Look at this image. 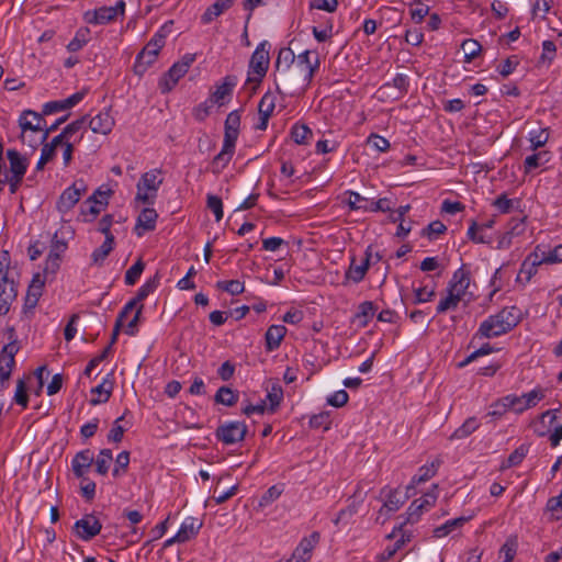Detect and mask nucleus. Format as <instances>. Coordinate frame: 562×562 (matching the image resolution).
<instances>
[{"label": "nucleus", "mask_w": 562, "mask_h": 562, "mask_svg": "<svg viewBox=\"0 0 562 562\" xmlns=\"http://www.w3.org/2000/svg\"><path fill=\"white\" fill-rule=\"evenodd\" d=\"M519 322L520 311L516 306H506L483 321L473 339L502 336L515 328Z\"/></svg>", "instance_id": "obj_1"}, {"label": "nucleus", "mask_w": 562, "mask_h": 562, "mask_svg": "<svg viewBox=\"0 0 562 562\" xmlns=\"http://www.w3.org/2000/svg\"><path fill=\"white\" fill-rule=\"evenodd\" d=\"M295 58L296 56L291 48H281L279 50L276 60V70L278 72V77H276V87L280 94L291 93V81L294 76L293 70H291V65H295Z\"/></svg>", "instance_id": "obj_2"}, {"label": "nucleus", "mask_w": 562, "mask_h": 562, "mask_svg": "<svg viewBox=\"0 0 562 562\" xmlns=\"http://www.w3.org/2000/svg\"><path fill=\"white\" fill-rule=\"evenodd\" d=\"M5 335L9 342L4 345L0 351V385L2 387H5L11 376L12 369L15 364L14 357L20 349L14 328L8 327Z\"/></svg>", "instance_id": "obj_3"}, {"label": "nucleus", "mask_w": 562, "mask_h": 562, "mask_svg": "<svg viewBox=\"0 0 562 562\" xmlns=\"http://www.w3.org/2000/svg\"><path fill=\"white\" fill-rule=\"evenodd\" d=\"M165 34L158 31L146 46L137 54L134 72L138 76H143L148 67H150L157 59L160 49L165 46Z\"/></svg>", "instance_id": "obj_4"}, {"label": "nucleus", "mask_w": 562, "mask_h": 562, "mask_svg": "<svg viewBox=\"0 0 562 562\" xmlns=\"http://www.w3.org/2000/svg\"><path fill=\"white\" fill-rule=\"evenodd\" d=\"M160 173V169H151L142 175L136 186V202H140L142 204L155 203L157 192L159 190L160 184L162 183V178L159 177Z\"/></svg>", "instance_id": "obj_5"}, {"label": "nucleus", "mask_w": 562, "mask_h": 562, "mask_svg": "<svg viewBox=\"0 0 562 562\" xmlns=\"http://www.w3.org/2000/svg\"><path fill=\"white\" fill-rule=\"evenodd\" d=\"M269 47L266 41L256 47L249 60L247 82L258 85L266 76L270 63Z\"/></svg>", "instance_id": "obj_6"}, {"label": "nucleus", "mask_w": 562, "mask_h": 562, "mask_svg": "<svg viewBox=\"0 0 562 562\" xmlns=\"http://www.w3.org/2000/svg\"><path fill=\"white\" fill-rule=\"evenodd\" d=\"M195 60V54L187 53L182 58L175 63L169 70L160 78L159 89L167 93L173 89L178 81L188 72Z\"/></svg>", "instance_id": "obj_7"}, {"label": "nucleus", "mask_w": 562, "mask_h": 562, "mask_svg": "<svg viewBox=\"0 0 562 562\" xmlns=\"http://www.w3.org/2000/svg\"><path fill=\"white\" fill-rule=\"evenodd\" d=\"M125 1L119 0L113 7H100L93 10H88L83 14V20L88 24L103 25L114 21L119 15L125 14Z\"/></svg>", "instance_id": "obj_8"}, {"label": "nucleus", "mask_w": 562, "mask_h": 562, "mask_svg": "<svg viewBox=\"0 0 562 562\" xmlns=\"http://www.w3.org/2000/svg\"><path fill=\"white\" fill-rule=\"evenodd\" d=\"M321 65L318 53L306 49L295 58V69L303 85L308 86Z\"/></svg>", "instance_id": "obj_9"}, {"label": "nucleus", "mask_w": 562, "mask_h": 562, "mask_svg": "<svg viewBox=\"0 0 562 562\" xmlns=\"http://www.w3.org/2000/svg\"><path fill=\"white\" fill-rule=\"evenodd\" d=\"M87 132V116H82L70 124H68L60 134L55 136L50 143L44 144L47 147H52L54 151L58 146H64L70 142H81L85 133Z\"/></svg>", "instance_id": "obj_10"}, {"label": "nucleus", "mask_w": 562, "mask_h": 562, "mask_svg": "<svg viewBox=\"0 0 562 562\" xmlns=\"http://www.w3.org/2000/svg\"><path fill=\"white\" fill-rule=\"evenodd\" d=\"M88 191V186L83 179H77L75 182L65 189L56 202V209L59 213L66 214L69 212Z\"/></svg>", "instance_id": "obj_11"}, {"label": "nucleus", "mask_w": 562, "mask_h": 562, "mask_svg": "<svg viewBox=\"0 0 562 562\" xmlns=\"http://www.w3.org/2000/svg\"><path fill=\"white\" fill-rule=\"evenodd\" d=\"M247 434V425L244 422H226L220 425L215 431V437L224 445H234L244 440Z\"/></svg>", "instance_id": "obj_12"}, {"label": "nucleus", "mask_w": 562, "mask_h": 562, "mask_svg": "<svg viewBox=\"0 0 562 562\" xmlns=\"http://www.w3.org/2000/svg\"><path fill=\"white\" fill-rule=\"evenodd\" d=\"M72 529L78 538L89 541L100 533L102 525L95 516L89 514L77 520Z\"/></svg>", "instance_id": "obj_13"}, {"label": "nucleus", "mask_w": 562, "mask_h": 562, "mask_svg": "<svg viewBox=\"0 0 562 562\" xmlns=\"http://www.w3.org/2000/svg\"><path fill=\"white\" fill-rule=\"evenodd\" d=\"M111 194V190L102 191L98 189L88 200L85 202L87 209H82V214L86 216V221H93L97 215L108 205V200Z\"/></svg>", "instance_id": "obj_14"}, {"label": "nucleus", "mask_w": 562, "mask_h": 562, "mask_svg": "<svg viewBox=\"0 0 562 562\" xmlns=\"http://www.w3.org/2000/svg\"><path fill=\"white\" fill-rule=\"evenodd\" d=\"M43 123H45V120L41 114L37 112H34L32 110H25L19 119V125L22 130L21 139L23 143L26 142L25 139V132L31 131L34 133H43L44 126Z\"/></svg>", "instance_id": "obj_15"}, {"label": "nucleus", "mask_w": 562, "mask_h": 562, "mask_svg": "<svg viewBox=\"0 0 562 562\" xmlns=\"http://www.w3.org/2000/svg\"><path fill=\"white\" fill-rule=\"evenodd\" d=\"M115 125V120L111 114L110 109L99 112L90 120L87 119V127L95 134L108 135L112 132Z\"/></svg>", "instance_id": "obj_16"}, {"label": "nucleus", "mask_w": 562, "mask_h": 562, "mask_svg": "<svg viewBox=\"0 0 562 562\" xmlns=\"http://www.w3.org/2000/svg\"><path fill=\"white\" fill-rule=\"evenodd\" d=\"M319 538L321 536L317 531H314L308 537L303 538L294 550L292 558L286 562H306L310 560L312 551L318 543Z\"/></svg>", "instance_id": "obj_17"}, {"label": "nucleus", "mask_w": 562, "mask_h": 562, "mask_svg": "<svg viewBox=\"0 0 562 562\" xmlns=\"http://www.w3.org/2000/svg\"><path fill=\"white\" fill-rule=\"evenodd\" d=\"M438 485L434 484L431 491L426 493L422 498L415 499L408 507V521H415L418 519L419 515L424 509H427L435 505L437 495Z\"/></svg>", "instance_id": "obj_18"}, {"label": "nucleus", "mask_w": 562, "mask_h": 562, "mask_svg": "<svg viewBox=\"0 0 562 562\" xmlns=\"http://www.w3.org/2000/svg\"><path fill=\"white\" fill-rule=\"evenodd\" d=\"M541 265L542 261L540 260L538 251L533 249V251L530 252L522 261L516 279L517 282L522 284L530 282L531 278L537 273L538 267Z\"/></svg>", "instance_id": "obj_19"}, {"label": "nucleus", "mask_w": 562, "mask_h": 562, "mask_svg": "<svg viewBox=\"0 0 562 562\" xmlns=\"http://www.w3.org/2000/svg\"><path fill=\"white\" fill-rule=\"evenodd\" d=\"M237 80L234 76H226L222 82L215 86V90L211 93L209 101L211 104H217L220 106L225 104V100L233 93V89L236 86Z\"/></svg>", "instance_id": "obj_20"}, {"label": "nucleus", "mask_w": 562, "mask_h": 562, "mask_svg": "<svg viewBox=\"0 0 562 562\" xmlns=\"http://www.w3.org/2000/svg\"><path fill=\"white\" fill-rule=\"evenodd\" d=\"M45 285V281L41 273H36L33 276V279L27 288L26 296L24 300L23 308L24 311H31L35 308L38 303L40 297L43 294V289Z\"/></svg>", "instance_id": "obj_21"}, {"label": "nucleus", "mask_w": 562, "mask_h": 562, "mask_svg": "<svg viewBox=\"0 0 562 562\" xmlns=\"http://www.w3.org/2000/svg\"><path fill=\"white\" fill-rule=\"evenodd\" d=\"M7 158L9 160V172L4 176L7 177H19L24 178L27 168H29V160L26 157L22 156L18 150L15 149H8L7 150Z\"/></svg>", "instance_id": "obj_22"}, {"label": "nucleus", "mask_w": 562, "mask_h": 562, "mask_svg": "<svg viewBox=\"0 0 562 562\" xmlns=\"http://www.w3.org/2000/svg\"><path fill=\"white\" fill-rule=\"evenodd\" d=\"M371 246H369L366 250V257L364 259L361 261L360 265H356V259L355 257L351 259V263H350V267L349 269L346 271L345 273V279L348 280V281H352L353 283H359L361 282L366 274H367V271L369 270V267H370V260H371Z\"/></svg>", "instance_id": "obj_23"}, {"label": "nucleus", "mask_w": 562, "mask_h": 562, "mask_svg": "<svg viewBox=\"0 0 562 562\" xmlns=\"http://www.w3.org/2000/svg\"><path fill=\"white\" fill-rule=\"evenodd\" d=\"M94 461L93 452L90 449L79 451L71 461V469L76 477H83Z\"/></svg>", "instance_id": "obj_24"}, {"label": "nucleus", "mask_w": 562, "mask_h": 562, "mask_svg": "<svg viewBox=\"0 0 562 562\" xmlns=\"http://www.w3.org/2000/svg\"><path fill=\"white\" fill-rule=\"evenodd\" d=\"M202 525L203 524L200 519L195 517H187L176 533L178 543H183L194 538L199 533Z\"/></svg>", "instance_id": "obj_25"}, {"label": "nucleus", "mask_w": 562, "mask_h": 562, "mask_svg": "<svg viewBox=\"0 0 562 562\" xmlns=\"http://www.w3.org/2000/svg\"><path fill=\"white\" fill-rule=\"evenodd\" d=\"M236 144L223 140L221 151L213 158L211 169L213 173H220L229 164L235 153Z\"/></svg>", "instance_id": "obj_26"}, {"label": "nucleus", "mask_w": 562, "mask_h": 562, "mask_svg": "<svg viewBox=\"0 0 562 562\" xmlns=\"http://www.w3.org/2000/svg\"><path fill=\"white\" fill-rule=\"evenodd\" d=\"M469 285L470 272L467 271L463 267H461L457 271H454L447 289L456 293L457 295L463 297Z\"/></svg>", "instance_id": "obj_27"}, {"label": "nucleus", "mask_w": 562, "mask_h": 562, "mask_svg": "<svg viewBox=\"0 0 562 562\" xmlns=\"http://www.w3.org/2000/svg\"><path fill=\"white\" fill-rule=\"evenodd\" d=\"M158 218L157 212L151 207H145L138 215L135 233L142 236L145 232L154 231Z\"/></svg>", "instance_id": "obj_28"}, {"label": "nucleus", "mask_w": 562, "mask_h": 562, "mask_svg": "<svg viewBox=\"0 0 562 562\" xmlns=\"http://www.w3.org/2000/svg\"><path fill=\"white\" fill-rule=\"evenodd\" d=\"M240 128V114L238 110L227 114L224 123V140L236 144Z\"/></svg>", "instance_id": "obj_29"}, {"label": "nucleus", "mask_w": 562, "mask_h": 562, "mask_svg": "<svg viewBox=\"0 0 562 562\" xmlns=\"http://www.w3.org/2000/svg\"><path fill=\"white\" fill-rule=\"evenodd\" d=\"M441 459L436 458L432 460L429 464H425L418 469V473L412 477L411 484L407 486V488H413L415 485H418L420 483H425L431 477H434L439 467L441 465Z\"/></svg>", "instance_id": "obj_30"}, {"label": "nucleus", "mask_w": 562, "mask_h": 562, "mask_svg": "<svg viewBox=\"0 0 562 562\" xmlns=\"http://www.w3.org/2000/svg\"><path fill=\"white\" fill-rule=\"evenodd\" d=\"M18 295L16 285L13 281L3 283L0 281V314L8 313L11 303Z\"/></svg>", "instance_id": "obj_31"}, {"label": "nucleus", "mask_w": 562, "mask_h": 562, "mask_svg": "<svg viewBox=\"0 0 562 562\" xmlns=\"http://www.w3.org/2000/svg\"><path fill=\"white\" fill-rule=\"evenodd\" d=\"M286 334V328L283 325H271L266 331V348L268 351L278 349Z\"/></svg>", "instance_id": "obj_32"}, {"label": "nucleus", "mask_w": 562, "mask_h": 562, "mask_svg": "<svg viewBox=\"0 0 562 562\" xmlns=\"http://www.w3.org/2000/svg\"><path fill=\"white\" fill-rule=\"evenodd\" d=\"M480 427V422L472 416L467 418L449 437V440H461L471 436Z\"/></svg>", "instance_id": "obj_33"}, {"label": "nucleus", "mask_w": 562, "mask_h": 562, "mask_svg": "<svg viewBox=\"0 0 562 562\" xmlns=\"http://www.w3.org/2000/svg\"><path fill=\"white\" fill-rule=\"evenodd\" d=\"M234 3V0H216L203 13L201 20L203 23H210L215 18L220 16L223 12L228 10Z\"/></svg>", "instance_id": "obj_34"}, {"label": "nucleus", "mask_w": 562, "mask_h": 562, "mask_svg": "<svg viewBox=\"0 0 562 562\" xmlns=\"http://www.w3.org/2000/svg\"><path fill=\"white\" fill-rule=\"evenodd\" d=\"M375 312L376 307L374 306L373 302L364 301L358 306V311L353 317L355 322H357L360 327H366L373 318Z\"/></svg>", "instance_id": "obj_35"}, {"label": "nucleus", "mask_w": 562, "mask_h": 562, "mask_svg": "<svg viewBox=\"0 0 562 562\" xmlns=\"http://www.w3.org/2000/svg\"><path fill=\"white\" fill-rule=\"evenodd\" d=\"M535 249L538 251L542 263L562 262V244L557 245L553 249L549 250H547L542 245H537Z\"/></svg>", "instance_id": "obj_36"}, {"label": "nucleus", "mask_w": 562, "mask_h": 562, "mask_svg": "<svg viewBox=\"0 0 562 562\" xmlns=\"http://www.w3.org/2000/svg\"><path fill=\"white\" fill-rule=\"evenodd\" d=\"M408 86H409V81H408V77L406 75H403V74H397L391 82H385L381 90H385V89H389V88H394L397 90V93L394 95L395 99H398V98H402L404 97L407 91H408Z\"/></svg>", "instance_id": "obj_37"}, {"label": "nucleus", "mask_w": 562, "mask_h": 562, "mask_svg": "<svg viewBox=\"0 0 562 562\" xmlns=\"http://www.w3.org/2000/svg\"><path fill=\"white\" fill-rule=\"evenodd\" d=\"M469 518L467 517H458L450 520H447L443 525L434 529V537L442 538L451 533L454 529L461 528Z\"/></svg>", "instance_id": "obj_38"}, {"label": "nucleus", "mask_w": 562, "mask_h": 562, "mask_svg": "<svg viewBox=\"0 0 562 562\" xmlns=\"http://www.w3.org/2000/svg\"><path fill=\"white\" fill-rule=\"evenodd\" d=\"M67 249L65 240L57 239V235L54 236L52 241L50 250L47 258V265H52L54 268L59 267L60 255Z\"/></svg>", "instance_id": "obj_39"}, {"label": "nucleus", "mask_w": 562, "mask_h": 562, "mask_svg": "<svg viewBox=\"0 0 562 562\" xmlns=\"http://www.w3.org/2000/svg\"><path fill=\"white\" fill-rule=\"evenodd\" d=\"M91 393L94 395L97 394L98 396H92L91 400H90V404L95 406V405H99V404H102V403H105L109 401L110 396H111V393H112V386H111V383H108L105 380L100 383L99 385H97L95 387H93L91 390Z\"/></svg>", "instance_id": "obj_40"}, {"label": "nucleus", "mask_w": 562, "mask_h": 562, "mask_svg": "<svg viewBox=\"0 0 562 562\" xmlns=\"http://www.w3.org/2000/svg\"><path fill=\"white\" fill-rule=\"evenodd\" d=\"M312 136V130L305 124L295 123L291 128V137L299 145L308 144Z\"/></svg>", "instance_id": "obj_41"}, {"label": "nucleus", "mask_w": 562, "mask_h": 562, "mask_svg": "<svg viewBox=\"0 0 562 562\" xmlns=\"http://www.w3.org/2000/svg\"><path fill=\"white\" fill-rule=\"evenodd\" d=\"M90 41V30L80 27L77 30L75 37L68 43L67 49L71 53L80 50Z\"/></svg>", "instance_id": "obj_42"}, {"label": "nucleus", "mask_w": 562, "mask_h": 562, "mask_svg": "<svg viewBox=\"0 0 562 562\" xmlns=\"http://www.w3.org/2000/svg\"><path fill=\"white\" fill-rule=\"evenodd\" d=\"M160 283V276L157 272L154 277L149 278L137 291L136 296L133 297L135 301L140 303L149 294L154 293Z\"/></svg>", "instance_id": "obj_43"}, {"label": "nucleus", "mask_w": 562, "mask_h": 562, "mask_svg": "<svg viewBox=\"0 0 562 562\" xmlns=\"http://www.w3.org/2000/svg\"><path fill=\"white\" fill-rule=\"evenodd\" d=\"M215 402L232 407L238 401V393L228 386H221L214 397Z\"/></svg>", "instance_id": "obj_44"}, {"label": "nucleus", "mask_w": 562, "mask_h": 562, "mask_svg": "<svg viewBox=\"0 0 562 562\" xmlns=\"http://www.w3.org/2000/svg\"><path fill=\"white\" fill-rule=\"evenodd\" d=\"M461 300V296L457 295L456 293L447 289V295L443 299H441L437 305V314H443L448 311L456 310Z\"/></svg>", "instance_id": "obj_45"}, {"label": "nucleus", "mask_w": 562, "mask_h": 562, "mask_svg": "<svg viewBox=\"0 0 562 562\" xmlns=\"http://www.w3.org/2000/svg\"><path fill=\"white\" fill-rule=\"evenodd\" d=\"M345 195H347L345 202L352 211H368L369 200L358 192L355 191H346Z\"/></svg>", "instance_id": "obj_46"}, {"label": "nucleus", "mask_w": 562, "mask_h": 562, "mask_svg": "<svg viewBox=\"0 0 562 562\" xmlns=\"http://www.w3.org/2000/svg\"><path fill=\"white\" fill-rule=\"evenodd\" d=\"M461 48L464 53V61L471 63L482 52L481 44L473 38H467L462 42Z\"/></svg>", "instance_id": "obj_47"}, {"label": "nucleus", "mask_w": 562, "mask_h": 562, "mask_svg": "<svg viewBox=\"0 0 562 562\" xmlns=\"http://www.w3.org/2000/svg\"><path fill=\"white\" fill-rule=\"evenodd\" d=\"M112 461H113L112 451L110 449H102L99 452L95 461H93L95 463L97 473L100 475L108 474Z\"/></svg>", "instance_id": "obj_48"}, {"label": "nucleus", "mask_w": 562, "mask_h": 562, "mask_svg": "<svg viewBox=\"0 0 562 562\" xmlns=\"http://www.w3.org/2000/svg\"><path fill=\"white\" fill-rule=\"evenodd\" d=\"M114 237H108L103 244L95 248L91 255L92 261L97 265H101L109 254L113 250Z\"/></svg>", "instance_id": "obj_49"}, {"label": "nucleus", "mask_w": 562, "mask_h": 562, "mask_svg": "<svg viewBox=\"0 0 562 562\" xmlns=\"http://www.w3.org/2000/svg\"><path fill=\"white\" fill-rule=\"evenodd\" d=\"M284 488L282 484H276L270 486L258 502L260 508H265L277 501L283 493Z\"/></svg>", "instance_id": "obj_50"}, {"label": "nucleus", "mask_w": 562, "mask_h": 562, "mask_svg": "<svg viewBox=\"0 0 562 562\" xmlns=\"http://www.w3.org/2000/svg\"><path fill=\"white\" fill-rule=\"evenodd\" d=\"M521 397H524V405L518 408V414L525 412L528 408L535 407L538 402L544 397V392L542 389L538 387L522 394Z\"/></svg>", "instance_id": "obj_51"}, {"label": "nucleus", "mask_w": 562, "mask_h": 562, "mask_svg": "<svg viewBox=\"0 0 562 562\" xmlns=\"http://www.w3.org/2000/svg\"><path fill=\"white\" fill-rule=\"evenodd\" d=\"M528 453V448L524 445L516 448L507 458V460L502 464V469H509L512 467H516L522 462Z\"/></svg>", "instance_id": "obj_52"}, {"label": "nucleus", "mask_w": 562, "mask_h": 562, "mask_svg": "<svg viewBox=\"0 0 562 562\" xmlns=\"http://www.w3.org/2000/svg\"><path fill=\"white\" fill-rule=\"evenodd\" d=\"M145 269V263L142 259H138L134 265H132L127 271L125 272L124 281L127 285H134L136 281L142 276Z\"/></svg>", "instance_id": "obj_53"}, {"label": "nucleus", "mask_w": 562, "mask_h": 562, "mask_svg": "<svg viewBox=\"0 0 562 562\" xmlns=\"http://www.w3.org/2000/svg\"><path fill=\"white\" fill-rule=\"evenodd\" d=\"M130 464V452L128 451H122L117 454L115 459L114 469L112 471V474L114 477H119L126 473Z\"/></svg>", "instance_id": "obj_54"}, {"label": "nucleus", "mask_w": 562, "mask_h": 562, "mask_svg": "<svg viewBox=\"0 0 562 562\" xmlns=\"http://www.w3.org/2000/svg\"><path fill=\"white\" fill-rule=\"evenodd\" d=\"M367 145L376 150L378 153H385L390 149V142L375 133H372L367 138Z\"/></svg>", "instance_id": "obj_55"}, {"label": "nucleus", "mask_w": 562, "mask_h": 562, "mask_svg": "<svg viewBox=\"0 0 562 562\" xmlns=\"http://www.w3.org/2000/svg\"><path fill=\"white\" fill-rule=\"evenodd\" d=\"M403 501L398 497V492L396 490H390L386 494V499L381 508L386 509L390 513L397 512L403 505Z\"/></svg>", "instance_id": "obj_56"}, {"label": "nucleus", "mask_w": 562, "mask_h": 562, "mask_svg": "<svg viewBox=\"0 0 562 562\" xmlns=\"http://www.w3.org/2000/svg\"><path fill=\"white\" fill-rule=\"evenodd\" d=\"M283 398V391L281 386L273 385L270 391H268L267 400L269 402V406H267V409L271 413L276 412L278 406L280 405L281 401Z\"/></svg>", "instance_id": "obj_57"}, {"label": "nucleus", "mask_w": 562, "mask_h": 562, "mask_svg": "<svg viewBox=\"0 0 562 562\" xmlns=\"http://www.w3.org/2000/svg\"><path fill=\"white\" fill-rule=\"evenodd\" d=\"M276 108V97L270 92L263 94L258 104V113L271 116Z\"/></svg>", "instance_id": "obj_58"}, {"label": "nucleus", "mask_w": 562, "mask_h": 562, "mask_svg": "<svg viewBox=\"0 0 562 562\" xmlns=\"http://www.w3.org/2000/svg\"><path fill=\"white\" fill-rule=\"evenodd\" d=\"M206 206L211 212H213L216 222H220L223 218V202L220 196L207 194Z\"/></svg>", "instance_id": "obj_59"}, {"label": "nucleus", "mask_w": 562, "mask_h": 562, "mask_svg": "<svg viewBox=\"0 0 562 562\" xmlns=\"http://www.w3.org/2000/svg\"><path fill=\"white\" fill-rule=\"evenodd\" d=\"M553 520L562 519V493L559 496L550 497L546 505Z\"/></svg>", "instance_id": "obj_60"}, {"label": "nucleus", "mask_w": 562, "mask_h": 562, "mask_svg": "<svg viewBox=\"0 0 562 562\" xmlns=\"http://www.w3.org/2000/svg\"><path fill=\"white\" fill-rule=\"evenodd\" d=\"M517 539L515 537L508 538L502 546L499 553L504 557V562H513L517 552Z\"/></svg>", "instance_id": "obj_61"}, {"label": "nucleus", "mask_w": 562, "mask_h": 562, "mask_svg": "<svg viewBox=\"0 0 562 562\" xmlns=\"http://www.w3.org/2000/svg\"><path fill=\"white\" fill-rule=\"evenodd\" d=\"M124 419V415L116 418L112 425L108 434V441L119 443L122 441L125 428L121 425V422Z\"/></svg>", "instance_id": "obj_62"}, {"label": "nucleus", "mask_w": 562, "mask_h": 562, "mask_svg": "<svg viewBox=\"0 0 562 562\" xmlns=\"http://www.w3.org/2000/svg\"><path fill=\"white\" fill-rule=\"evenodd\" d=\"M217 288L231 293L232 295H237L244 292V283L239 280H229V281H218Z\"/></svg>", "instance_id": "obj_63"}, {"label": "nucleus", "mask_w": 562, "mask_h": 562, "mask_svg": "<svg viewBox=\"0 0 562 562\" xmlns=\"http://www.w3.org/2000/svg\"><path fill=\"white\" fill-rule=\"evenodd\" d=\"M548 138H549V134H548L547 130H543V128L537 130V131H531L529 133V140L531 143L532 149L542 147L548 142Z\"/></svg>", "instance_id": "obj_64"}]
</instances>
